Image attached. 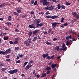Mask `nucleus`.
<instances>
[{"mask_svg": "<svg viewBox=\"0 0 79 79\" xmlns=\"http://www.w3.org/2000/svg\"><path fill=\"white\" fill-rule=\"evenodd\" d=\"M29 62L31 63H34V60H31V61L29 60Z\"/></svg>", "mask_w": 79, "mask_h": 79, "instance_id": "61", "label": "nucleus"}, {"mask_svg": "<svg viewBox=\"0 0 79 79\" xmlns=\"http://www.w3.org/2000/svg\"><path fill=\"white\" fill-rule=\"evenodd\" d=\"M27 15L24 14L22 15V18H27Z\"/></svg>", "mask_w": 79, "mask_h": 79, "instance_id": "22", "label": "nucleus"}, {"mask_svg": "<svg viewBox=\"0 0 79 79\" xmlns=\"http://www.w3.org/2000/svg\"><path fill=\"white\" fill-rule=\"evenodd\" d=\"M42 56L44 58V59H45V57H47V56L45 54H43L42 55Z\"/></svg>", "mask_w": 79, "mask_h": 79, "instance_id": "35", "label": "nucleus"}, {"mask_svg": "<svg viewBox=\"0 0 79 79\" xmlns=\"http://www.w3.org/2000/svg\"><path fill=\"white\" fill-rule=\"evenodd\" d=\"M39 21V20L35 19L34 20L33 23L34 24H37V21Z\"/></svg>", "mask_w": 79, "mask_h": 79, "instance_id": "18", "label": "nucleus"}, {"mask_svg": "<svg viewBox=\"0 0 79 79\" xmlns=\"http://www.w3.org/2000/svg\"><path fill=\"white\" fill-rule=\"evenodd\" d=\"M57 23L56 22H53L52 23V28H53V29H55V28L56 27V25H57Z\"/></svg>", "mask_w": 79, "mask_h": 79, "instance_id": "4", "label": "nucleus"}, {"mask_svg": "<svg viewBox=\"0 0 79 79\" xmlns=\"http://www.w3.org/2000/svg\"><path fill=\"white\" fill-rule=\"evenodd\" d=\"M3 39L4 40H8V36H5L4 37Z\"/></svg>", "mask_w": 79, "mask_h": 79, "instance_id": "25", "label": "nucleus"}, {"mask_svg": "<svg viewBox=\"0 0 79 79\" xmlns=\"http://www.w3.org/2000/svg\"><path fill=\"white\" fill-rule=\"evenodd\" d=\"M50 73V70L46 72V74H49Z\"/></svg>", "mask_w": 79, "mask_h": 79, "instance_id": "46", "label": "nucleus"}, {"mask_svg": "<svg viewBox=\"0 0 79 79\" xmlns=\"http://www.w3.org/2000/svg\"><path fill=\"white\" fill-rule=\"evenodd\" d=\"M34 0H32V1L31 0V3L32 5L34 4Z\"/></svg>", "mask_w": 79, "mask_h": 79, "instance_id": "59", "label": "nucleus"}, {"mask_svg": "<svg viewBox=\"0 0 79 79\" xmlns=\"http://www.w3.org/2000/svg\"><path fill=\"white\" fill-rule=\"evenodd\" d=\"M32 65L31 64H28L26 66V68H27L28 69H29L30 68L32 67Z\"/></svg>", "mask_w": 79, "mask_h": 79, "instance_id": "14", "label": "nucleus"}, {"mask_svg": "<svg viewBox=\"0 0 79 79\" xmlns=\"http://www.w3.org/2000/svg\"><path fill=\"white\" fill-rule=\"evenodd\" d=\"M19 57H20V58H23V55L22 54L19 55Z\"/></svg>", "mask_w": 79, "mask_h": 79, "instance_id": "60", "label": "nucleus"}, {"mask_svg": "<svg viewBox=\"0 0 79 79\" xmlns=\"http://www.w3.org/2000/svg\"><path fill=\"white\" fill-rule=\"evenodd\" d=\"M9 42L10 45H12L13 44V42L11 41H9Z\"/></svg>", "mask_w": 79, "mask_h": 79, "instance_id": "51", "label": "nucleus"}, {"mask_svg": "<svg viewBox=\"0 0 79 79\" xmlns=\"http://www.w3.org/2000/svg\"><path fill=\"white\" fill-rule=\"evenodd\" d=\"M56 66H57V64H54L53 63L51 65V67L52 68V69H54L55 67H56Z\"/></svg>", "mask_w": 79, "mask_h": 79, "instance_id": "11", "label": "nucleus"}, {"mask_svg": "<svg viewBox=\"0 0 79 79\" xmlns=\"http://www.w3.org/2000/svg\"><path fill=\"white\" fill-rule=\"evenodd\" d=\"M16 57H17L16 58V59H17V60H18V59H19V57L18 56H15Z\"/></svg>", "mask_w": 79, "mask_h": 79, "instance_id": "62", "label": "nucleus"}, {"mask_svg": "<svg viewBox=\"0 0 79 79\" xmlns=\"http://www.w3.org/2000/svg\"><path fill=\"white\" fill-rule=\"evenodd\" d=\"M6 60L7 62H10L11 61V59H6Z\"/></svg>", "mask_w": 79, "mask_h": 79, "instance_id": "40", "label": "nucleus"}, {"mask_svg": "<svg viewBox=\"0 0 79 79\" xmlns=\"http://www.w3.org/2000/svg\"><path fill=\"white\" fill-rule=\"evenodd\" d=\"M60 27H62L63 28H64V24H62L61 25H60Z\"/></svg>", "mask_w": 79, "mask_h": 79, "instance_id": "53", "label": "nucleus"}, {"mask_svg": "<svg viewBox=\"0 0 79 79\" xmlns=\"http://www.w3.org/2000/svg\"><path fill=\"white\" fill-rule=\"evenodd\" d=\"M8 73H9L10 74H14L13 73V70H10L9 71H8Z\"/></svg>", "mask_w": 79, "mask_h": 79, "instance_id": "24", "label": "nucleus"}, {"mask_svg": "<svg viewBox=\"0 0 79 79\" xmlns=\"http://www.w3.org/2000/svg\"><path fill=\"white\" fill-rule=\"evenodd\" d=\"M18 44V41H15L13 42V44L14 45Z\"/></svg>", "mask_w": 79, "mask_h": 79, "instance_id": "31", "label": "nucleus"}, {"mask_svg": "<svg viewBox=\"0 0 79 79\" xmlns=\"http://www.w3.org/2000/svg\"><path fill=\"white\" fill-rule=\"evenodd\" d=\"M13 72L14 73H14H18V69H15L14 70H13Z\"/></svg>", "mask_w": 79, "mask_h": 79, "instance_id": "27", "label": "nucleus"}, {"mask_svg": "<svg viewBox=\"0 0 79 79\" xmlns=\"http://www.w3.org/2000/svg\"><path fill=\"white\" fill-rule=\"evenodd\" d=\"M45 14L46 15H49V14H50V12H49V11L46 12Z\"/></svg>", "mask_w": 79, "mask_h": 79, "instance_id": "56", "label": "nucleus"}, {"mask_svg": "<svg viewBox=\"0 0 79 79\" xmlns=\"http://www.w3.org/2000/svg\"><path fill=\"white\" fill-rule=\"evenodd\" d=\"M37 36L34 37L32 41H33V42H35V41L37 40Z\"/></svg>", "mask_w": 79, "mask_h": 79, "instance_id": "21", "label": "nucleus"}, {"mask_svg": "<svg viewBox=\"0 0 79 79\" xmlns=\"http://www.w3.org/2000/svg\"><path fill=\"white\" fill-rule=\"evenodd\" d=\"M2 34H3L2 36H5L6 34H7V33H3L2 32Z\"/></svg>", "mask_w": 79, "mask_h": 79, "instance_id": "39", "label": "nucleus"}, {"mask_svg": "<svg viewBox=\"0 0 79 79\" xmlns=\"http://www.w3.org/2000/svg\"><path fill=\"white\" fill-rule=\"evenodd\" d=\"M58 18V16L56 15H53L52 17H51V19H55V18Z\"/></svg>", "mask_w": 79, "mask_h": 79, "instance_id": "20", "label": "nucleus"}, {"mask_svg": "<svg viewBox=\"0 0 79 79\" xmlns=\"http://www.w3.org/2000/svg\"><path fill=\"white\" fill-rule=\"evenodd\" d=\"M31 15H34V11H32L30 13Z\"/></svg>", "mask_w": 79, "mask_h": 79, "instance_id": "54", "label": "nucleus"}, {"mask_svg": "<svg viewBox=\"0 0 79 79\" xmlns=\"http://www.w3.org/2000/svg\"><path fill=\"white\" fill-rule=\"evenodd\" d=\"M15 32H19V30H18V29L17 28L15 30Z\"/></svg>", "mask_w": 79, "mask_h": 79, "instance_id": "41", "label": "nucleus"}, {"mask_svg": "<svg viewBox=\"0 0 79 79\" xmlns=\"http://www.w3.org/2000/svg\"><path fill=\"white\" fill-rule=\"evenodd\" d=\"M6 24H7V25H8V26H11V23H10V22H7L6 23Z\"/></svg>", "mask_w": 79, "mask_h": 79, "instance_id": "34", "label": "nucleus"}, {"mask_svg": "<svg viewBox=\"0 0 79 79\" xmlns=\"http://www.w3.org/2000/svg\"><path fill=\"white\" fill-rule=\"evenodd\" d=\"M29 41V44H31V39L30 37H29L28 39L27 40Z\"/></svg>", "mask_w": 79, "mask_h": 79, "instance_id": "30", "label": "nucleus"}, {"mask_svg": "<svg viewBox=\"0 0 79 79\" xmlns=\"http://www.w3.org/2000/svg\"><path fill=\"white\" fill-rule=\"evenodd\" d=\"M66 5L67 6L70 5H71V3L66 2Z\"/></svg>", "mask_w": 79, "mask_h": 79, "instance_id": "48", "label": "nucleus"}, {"mask_svg": "<svg viewBox=\"0 0 79 79\" xmlns=\"http://www.w3.org/2000/svg\"><path fill=\"white\" fill-rule=\"evenodd\" d=\"M46 18H52V16L51 15H46Z\"/></svg>", "mask_w": 79, "mask_h": 79, "instance_id": "36", "label": "nucleus"}, {"mask_svg": "<svg viewBox=\"0 0 79 79\" xmlns=\"http://www.w3.org/2000/svg\"><path fill=\"white\" fill-rule=\"evenodd\" d=\"M38 21L37 22V24L36 25V28H38V27H39V26L40 27H41V26H42L44 25V24L42 23H40L39 24V23H40L41 20H40V19H38Z\"/></svg>", "mask_w": 79, "mask_h": 79, "instance_id": "3", "label": "nucleus"}, {"mask_svg": "<svg viewBox=\"0 0 79 79\" xmlns=\"http://www.w3.org/2000/svg\"><path fill=\"white\" fill-rule=\"evenodd\" d=\"M61 8L62 9H63V10H64V9L66 8V7L63 5H62L61 6Z\"/></svg>", "mask_w": 79, "mask_h": 79, "instance_id": "32", "label": "nucleus"}, {"mask_svg": "<svg viewBox=\"0 0 79 79\" xmlns=\"http://www.w3.org/2000/svg\"><path fill=\"white\" fill-rule=\"evenodd\" d=\"M51 2H54L55 3H58V0H51L50 1Z\"/></svg>", "mask_w": 79, "mask_h": 79, "instance_id": "29", "label": "nucleus"}, {"mask_svg": "<svg viewBox=\"0 0 79 79\" xmlns=\"http://www.w3.org/2000/svg\"><path fill=\"white\" fill-rule=\"evenodd\" d=\"M14 50H15V51L18 52V51H19V50H20V48L19 47H15L14 49Z\"/></svg>", "mask_w": 79, "mask_h": 79, "instance_id": "15", "label": "nucleus"}, {"mask_svg": "<svg viewBox=\"0 0 79 79\" xmlns=\"http://www.w3.org/2000/svg\"><path fill=\"white\" fill-rule=\"evenodd\" d=\"M52 31V29H49L48 31V33H50L51 32V31Z\"/></svg>", "mask_w": 79, "mask_h": 79, "instance_id": "58", "label": "nucleus"}, {"mask_svg": "<svg viewBox=\"0 0 79 79\" xmlns=\"http://www.w3.org/2000/svg\"><path fill=\"white\" fill-rule=\"evenodd\" d=\"M16 12H14L13 13L16 16H18V13H16Z\"/></svg>", "mask_w": 79, "mask_h": 79, "instance_id": "44", "label": "nucleus"}, {"mask_svg": "<svg viewBox=\"0 0 79 79\" xmlns=\"http://www.w3.org/2000/svg\"><path fill=\"white\" fill-rule=\"evenodd\" d=\"M12 19H11V16L10 15L8 18V21H11Z\"/></svg>", "mask_w": 79, "mask_h": 79, "instance_id": "26", "label": "nucleus"}, {"mask_svg": "<svg viewBox=\"0 0 79 79\" xmlns=\"http://www.w3.org/2000/svg\"><path fill=\"white\" fill-rule=\"evenodd\" d=\"M2 54L4 55H5L4 54V52L0 50V55H1Z\"/></svg>", "mask_w": 79, "mask_h": 79, "instance_id": "38", "label": "nucleus"}, {"mask_svg": "<svg viewBox=\"0 0 79 79\" xmlns=\"http://www.w3.org/2000/svg\"><path fill=\"white\" fill-rule=\"evenodd\" d=\"M46 59H47V60H51V57L50 56H47V57L46 58Z\"/></svg>", "mask_w": 79, "mask_h": 79, "instance_id": "37", "label": "nucleus"}, {"mask_svg": "<svg viewBox=\"0 0 79 79\" xmlns=\"http://www.w3.org/2000/svg\"><path fill=\"white\" fill-rule=\"evenodd\" d=\"M64 26H67L68 25V23H65L64 24Z\"/></svg>", "mask_w": 79, "mask_h": 79, "instance_id": "47", "label": "nucleus"}, {"mask_svg": "<svg viewBox=\"0 0 79 79\" xmlns=\"http://www.w3.org/2000/svg\"><path fill=\"white\" fill-rule=\"evenodd\" d=\"M72 14L73 15V17L76 18V20L79 19V15L76 13V12H74L72 13Z\"/></svg>", "mask_w": 79, "mask_h": 79, "instance_id": "1", "label": "nucleus"}, {"mask_svg": "<svg viewBox=\"0 0 79 79\" xmlns=\"http://www.w3.org/2000/svg\"><path fill=\"white\" fill-rule=\"evenodd\" d=\"M32 32L31 31H30V32H29L28 33V37H31V35H32Z\"/></svg>", "mask_w": 79, "mask_h": 79, "instance_id": "28", "label": "nucleus"}, {"mask_svg": "<svg viewBox=\"0 0 79 79\" xmlns=\"http://www.w3.org/2000/svg\"><path fill=\"white\" fill-rule=\"evenodd\" d=\"M4 66V64L3 63H1L0 64V66L2 67Z\"/></svg>", "mask_w": 79, "mask_h": 79, "instance_id": "52", "label": "nucleus"}, {"mask_svg": "<svg viewBox=\"0 0 79 79\" xmlns=\"http://www.w3.org/2000/svg\"><path fill=\"white\" fill-rule=\"evenodd\" d=\"M25 45L27 47H29L30 46V44L28 42V40H26V41L24 42Z\"/></svg>", "mask_w": 79, "mask_h": 79, "instance_id": "9", "label": "nucleus"}, {"mask_svg": "<svg viewBox=\"0 0 79 79\" xmlns=\"http://www.w3.org/2000/svg\"><path fill=\"white\" fill-rule=\"evenodd\" d=\"M37 4V1H35L34 3V5H36Z\"/></svg>", "mask_w": 79, "mask_h": 79, "instance_id": "43", "label": "nucleus"}, {"mask_svg": "<svg viewBox=\"0 0 79 79\" xmlns=\"http://www.w3.org/2000/svg\"><path fill=\"white\" fill-rule=\"evenodd\" d=\"M65 46H66V44H63V45L61 46L62 48H60V51H61V50H63V51H64V50H65L67 47H65Z\"/></svg>", "mask_w": 79, "mask_h": 79, "instance_id": "7", "label": "nucleus"}, {"mask_svg": "<svg viewBox=\"0 0 79 79\" xmlns=\"http://www.w3.org/2000/svg\"><path fill=\"white\" fill-rule=\"evenodd\" d=\"M11 49L9 48L6 50L5 52H4V55L6 54H9V53H11Z\"/></svg>", "mask_w": 79, "mask_h": 79, "instance_id": "5", "label": "nucleus"}, {"mask_svg": "<svg viewBox=\"0 0 79 79\" xmlns=\"http://www.w3.org/2000/svg\"><path fill=\"white\" fill-rule=\"evenodd\" d=\"M46 44H47V45H51V43L48 42V41H47L46 43Z\"/></svg>", "mask_w": 79, "mask_h": 79, "instance_id": "42", "label": "nucleus"}, {"mask_svg": "<svg viewBox=\"0 0 79 79\" xmlns=\"http://www.w3.org/2000/svg\"><path fill=\"white\" fill-rule=\"evenodd\" d=\"M43 33L44 34L46 35H47V34H48V33H47V31H45Z\"/></svg>", "mask_w": 79, "mask_h": 79, "instance_id": "57", "label": "nucleus"}, {"mask_svg": "<svg viewBox=\"0 0 79 79\" xmlns=\"http://www.w3.org/2000/svg\"><path fill=\"white\" fill-rule=\"evenodd\" d=\"M10 55H7L6 56H5V57H6V58H9V57H10Z\"/></svg>", "mask_w": 79, "mask_h": 79, "instance_id": "49", "label": "nucleus"}, {"mask_svg": "<svg viewBox=\"0 0 79 79\" xmlns=\"http://www.w3.org/2000/svg\"><path fill=\"white\" fill-rule=\"evenodd\" d=\"M40 2L41 3H43V5L47 6L49 4V2H47V0H40Z\"/></svg>", "mask_w": 79, "mask_h": 79, "instance_id": "2", "label": "nucleus"}, {"mask_svg": "<svg viewBox=\"0 0 79 79\" xmlns=\"http://www.w3.org/2000/svg\"><path fill=\"white\" fill-rule=\"evenodd\" d=\"M5 5H6L5 3H4L0 5V7L1 8H3V7H5Z\"/></svg>", "mask_w": 79, "mask_h": 79, "instance_id": "17", "label": "nucleus"}, {"mask_svg": "<svg viewBox=\"0 0 79 79\" xmlns=\"http://www.w3.org/2000/svg\"><path fill=\"white\" fill-rule=\"evenodd\" d=\"M55 57V56L54 55H53L51 57V59H53V58Z\"/></svg>", "mask_w": 79, "mask_h": 79, "instance_id": "55", "label": "nucleus"}, {"mask_svg": "<svg viewBox=\"0 0 79 79\" xmlns=\"http://www.w3.org/2000/svg\"><path fill=\"white\" fill-rule=\"evenodd\" d=\"M54 9V6L51 5L49 7V10L52 11Z\"/></svg>", "mask_w": 79, "mask_h": 79, "instance_id": "10", "label": "nucleus"}, {"mask_svg": "<svg viewBox=\"0 0 79 79\" xmlns=\"http://www.w3.org/2000/svg\"><path fill=\"white\" fill-rule=\"evenodd\" d=\"M46 75H47V74L45 73H44V74H43L42 75L41 77H44L46 76Z\"/></svg>", "mask_w": 79, "mask_h": 79, "instance_id": "33", "label": "nucleus"}, {"mask_svg": "<svg viewBox=\"0 0 79 79\" xmlns=\"http://www.w3.org/2000/svg\"><path fill=\"white\" fill-rule=\"evenodd\" d=\"M21 63V61L20 60H18L16 61V63Z\"/></svg>", "mask_w": 79, "mask_h": 79, "instance_id": "50", "label": "nucleus"}, {"mask_svg": "<svg viewBox=\"0 0 79 79\" xmlns=\"http://www.w3.org/2000/svg\"><path fill=\"white\" fill-rule=\"evenodd\" d=\"M38 31H39V30L37 29L34 31L33 32V34H34L35 35L36 34L38 33Z\"/></svg>", "mask_w": 79, "mask_h": 79, "instance_id": "12", "label": "nucleus"}, {"mask_svg": "<svg viewBox=\"0 0 79 79\" xmlns=\"http://www.w3.org/2000/svg\"><path fill=\"white\" fill-rule=\"evenodd\" d=\"M28 27L29 28H30V29H32V28L33 29H35V28H36L35 26L33 23H32L31 24L29 25L28 26Z\"/></svg>", "mask_w": 79, "mask_h": 79, "instance_id": "8", "label": "nucleus"}, {"mask_svg": "<svg viewBox=\"0 0 79 79\" xmlns=\"http://www.w3.org/2000/svg\"><path fill=\"white\" fill-rule=\"evenodd\" d=\"M15 10H17V12L18 13H21V10L23 9V8L21 7H16L15 8Z\"/></svg>", "mask_w": 79, "mask_h": 79, "instance_id": "6", "label": "nucleus"}, {"mask_svg": "<svg viewBox=\"0 0 79 79\" xmlns=\"http://www.w3.org/2000/svg\"><path fill=\"white\" fill-rule=\"evenodd\" d=\"M46 71H48V70H51V67H48L47 68L45 69Z\"/></svg>", "mask_w": 79, "mask_h": 79, "instance_id": "19", "label": "nucleus"}, {"mask_svg": "<svg viewBox=\"0 0 79 79\" xmlns=\"http://www.w3.org/2000/svg\"><path fill=\"white\" fill-rule=\"evenodd\" d=\"M66 40H69L70 39H72V36H71V35H69V36L66 37Z\"/></svg>", "mask_w": 79, "mask_h": 79, "instance_id": "13", "label": "nucleus"}, {"mask_svg": "<svg viewBox=\"0 0 79 79\" xmlns=\"http://www.w3.org/2000/svg\"><path fill=\"white\" fill-rule=\"evenodd\" d=\"M2 79H7V77H4L3 78H2Z\"/></svg>", "mask_w": 79, "mask_h": 79, "instance_id": "64", "label": "nucleus"}, {"mask_svg": "<svg viewBox=\"0 0 79 79\" xmlns=\"http://www.w3.org/2000/svg\"><path fill=\"white\" fill-rule=\"evenodd\" d=\"M55 50H56L57 51H59L60 50V47L58 46H57L55 47Z\"/></svg>", "mask_w": 79, "mask_h": 79, "instance_id": "16", "label": "nucleus"}, {"mask_svg": "<svg viewBox=\"0 0 79 79\" xmlns=\"http://www.w3.org/2000/svg\"><path fill=\"white\" fill-rule=\"evenodd\" d=\"M69 32L70 33V34H72L73 33V31L71 30H69Z\"/></svg>", "mask_w": 79, "mask_h": 79, "instance_id": "63", "label": "nucleus"}, {"mask_svg": "<svg viewBox=\"0 0 79 79\" xmlns=\"http://www.w3.org/2000/svg\"><path fill=\"white\" fill-rule=\"evenodd\" d=\"M6 69H7L4 68H3L2 69V71H5V70H6Z\"/></svg>", "mask_w": 79, "mask_h": 79, "instance_id": "45", "label": "nucleus"}, {"mask_svg": "<svg viewBox=\"0 0 79 79\" xmlns=\"http://www.w3.org/2000/svg\"><path fill=\"white\" fill-rule=\"evenodd\" d=\"M57 8H58V9H60L61 8V5H60V4H58L57 6Z\"/></svg>", "mask_w": 79, "mask_h": 79, "instance_id": "23", "label": "nucleus"}]
</instances>
